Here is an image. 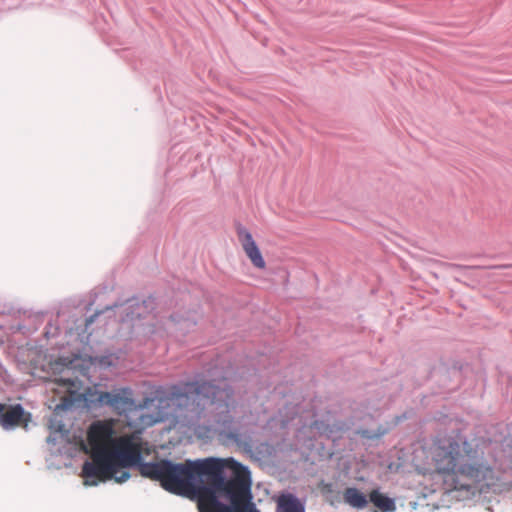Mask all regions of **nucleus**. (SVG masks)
<instances>
[{
	"mask_svg": "<svg viewBox=\"0 0 512 512\" xmlns=\"http://www.w3.org/2000/svg\"><path fill=\"white\" fill-rule=\"evenodd\" d=\"M55 384L62 386L70 391L73 387H75V381L70 376L56 378L54 380Z\"/></svg>",
	"mask_w": 512,
	"mask_h": 512,
	"instance_id": "obj_11",
	"label": "nucleus"
},
{
	"mask_svg": "<svg viewBox=\"0 0 512 512\" xmlns=\"http://www.w3.org/2000/svg\"><path fill=\"white\" fill-rule=\"evenodd\" d=\"M6 406L0 403V415L4 412Z\"/></svg>",
	"mask_w": 512,
	"mask_h": 512,
	"instance_id": "obj_14",
	"label": "nucleus"
},
{
	"mask_svg": "<svg viewBox=\"0 0 512 512\" xmlns=\"http://www.w3.org/2000/svg\"><path fill=\"white\" fill-rule=\"evenodd\" d=\"M276 512H305V506L295 495L283 493L276 500Z\"/></svg>",
	"mask_w": 512,
	"mask_h": 512,
	"instance_id": "obj_8",
	"label": "nucleus"
},
{
	"mask_svg": "<svg viewBox=\"0 0 512 512\" xmlns=\"http://www.w3.org/2000/svg\"><path fill=\"white\" fill-rule=\"evenodd\" d=\"M344 502L356 509H363L368 505L366 496L357 488L348 487L343 491Z\"/></svg>",
	"mask_w": 512,
	"mask_h": 512,
	"instance_id": "obj_10",
	"label": "nucleus"
},
{
	"mask_svg": "<svg viewBox=\"0 0 512 512\" xmlns=\"http://www.w3.org/2000/svg\"><path fill=\"white\" fill-rule=\"evenodd\" d=\"M318 488L323 494H329L332 493L333 487L331 483H327L325 481H320L318 483Z\"/></svg>",
	"mask_w": 512,
	"mask_h": 512,
	"instance_id": "obj_12",
	"label": "nucleus"
},
{
	"mask_svg": "<svg viewBox=\"0 0 512 512\" xmlns=\"http://www.w3.org/2000/svg\"><path fill=\"white\" fill-rule=\"evenodd\" d=\"M482 456L477 445L460 437L438 439L433 446L432 460L443 490L459 493L457 497L460 499L507 490L500 474L488 463L480 461Z\"/></svg>",
	"mask_w": 512,
	"mask_h": 512,
	"instance_id": "obj_2",
	"label": "nucleus"
},
{
	"mask_svg": "<svg viewBox=\"0 0 512 512\" xmlns=\"http://www.w3.org/2000/svg\"><path fill=\"white\" fill-rule=\"evenodd\" d=\"M369 500L381 512H393L396 509L394 500L381 493L378 489H374L369 493Z\"/></svg>",
	"mask_w": 512,
	"mask_h": 512,
	"instance_id": "obj_9",
	"label": "nucleus"
},
{
	"mask_svg": "<svg viewBox=\"0 0 512 512\" xmlns=\"http://www.w3.org/2000/svg\"><path fill=\"white\" fill-rule=\"evenodd\" d=\"M117 420L105 419L93 422L87 432V440L91 449V462H85L82 475L87 479L107 481L115 479L123 483L130 477L124 468L138 465L142 459V442L136 434L115 437Z\"/></svg>",
	"mask_w": 512,
	"mask_h": 512,
	"instance_id": "obj_3",
	"label": "nucleus"
},
{
	"mask_svg": "<svg viewBox=\"0 0 512 512\" xmlns=\"http://www.w3.org/2000/svg\"><path fill=\"white\" fill-rule=\"evenodd\" d=\"M140 474L159 481L170 493L201 498L205 512H260L253 502L249 470L232 458L160 460L142 464Z\"/></svg>",
	"mask_w": 512,
	"mask_h": 512,
	"instance_id": "obj_1",
	"label": "nucleus"
},
{
	"mask_svg": "<svg viewBox=\"0 0 512 512\" xmlns=\"http://www.w3.org/2000/svg\"><path fill=\"white\" fill-rule=\"evenodd\" d=\"M96 483H97V482L94 480V481L90 482L89 484H90V485H95Z\"/></svg>",
	"mask_w": 512,
	"mask_h": 512,
	"instance_id": "obj_16",
	"label": "nucleus"
},
{
	"mask_svg": "<svg viewBox=\"0 0 512 512\" xmlns=\"http://www.w3.org/2000/svg\"><path fill=\"white\" fill-rule=\"evenodd\" d=\"M30 420V413L26 412L20 404L5 408L4 412L0 415V425L5 430L15 427L26 428Z\"/></svg>",
	"mask_w": 512,
	"mask_h": 512,
	"instance_id": "obj_7",
	"label": "nucleus"
},
{
	"mask_svg": "<svg viewBox=\"0 0 512 512\" xmlns=\"http://www.w3.org/2000/svg\"><path fill=\"white\" fill-rule=\"evenodd\" d=\"M69 372H70V368H68V367H67V368L65 369V373H66V374H68Z\"/></svg>",
	"mask_w": 512,
	"mask_h": 512,
	"instance_id": "obj_15",
	"label": "nucleus"
},
{
	"mask_svg": "<svg viewBox=\"0 0 512 512\" xmlns=\"http://www.w3.org/2000/svg\"><path fill=\"white\" fill-rule=\"evenodd\" d=\"M96 395V402L111 407L118 414L134 410L137 407L130 388H121L113 392L101 391Z\"/></svg>",
	"mask_w": 512,
	"mask_h": 512,
	"instance_id": "obj_5",
	"label": "nucleus"
},
{
	"mask_svg": "<svg viewBox=\"0 0 512 512\" xmlns=\"http://www.w3.org/2000/svg\"><path fill=\"white\" fill-rule=\"evenodd\" d=\"M236 234L243 251L252 265L257 269H265L266 262L252 234L241 224L236 226Z\"/></svg>",
	"mask_w": 512,
	"mask_h": 512,
	"instance_id": "obj_6",
	"label": "nucleus"
},
{
	"mask_svg": "<svg viewBox=\"0 0 512 512\" xmlns=\"http://www.w3.org/2000/svg\"><path fill=\"white\" fill-rule=\"evenodd\" d=\"M197 500H198L199 512H205V510L203 509V506H202V499L201 498H197Z\"/></svg>",
	"mask_w": 512,
	"mask_h": 512,
	"instance_id": "obj_13",
	"label": "nucleus"
},
{
	"mask_svg": "<svg viewBox=\"0 0 512 512\" xmlns=\"http://www.w3.org/2000/svg\"><path fill=\"white\" fill-rule=\"evenodd\" d=\"M216 381L201 379L173 385L159 398V405L186 409L197 418L209 417L216 431L236 439L232 416L236 407L234 392L226 385L215 384Z\"/></svg>",
	"mask_w": 512,
	"mask_h": 512,
	"instance_id": "obj_4",
	"label": "nucleus"
}]
</instances>
